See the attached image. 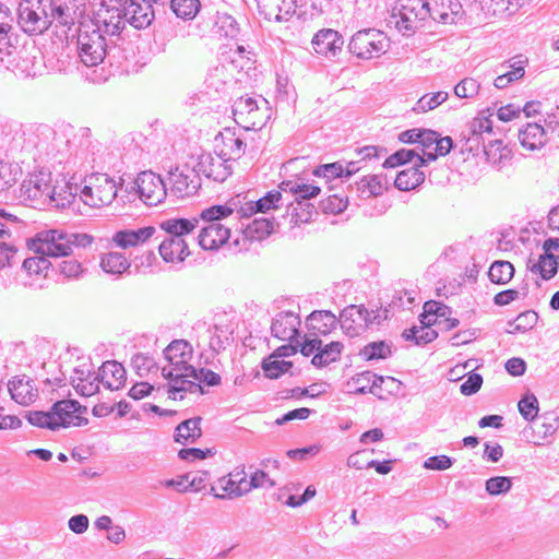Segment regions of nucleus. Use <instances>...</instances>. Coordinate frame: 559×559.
Here are the masks:
<instances>
[{
  "instance_id": "nucleus-1",
  "label": "nucleus",
  "mask_w": 559,
  "mask_h": 559,
  "mask_svg": "<svg viewBox=\"0 0 559 559\" xmlns=\"http://www.w3.org/2000/svg\"><path fill=\"white\" fill-rule=\"evenodd\" d=\"M154 20L148 0H103L97 10V23L108 36L119 35L129 23L134 28H145Z\"/></svg>"
},
{
  "instance_id": "nucleus-2",
  "label": "nucleus",
  "mask_w": 559,
  "mask_h": 559,
  "mask_svg": "<svg viewBox=\"0 0 559 559\" xmlns=\"http://www.w3.org/2000/svg\"><path fill=\"white\" fill-rule=\"evenodd\" d=\"M164 356L167 365L162 368V376L169 381V397L182 400L186 392L203 393L202 386L189 379L194 373V367L190 364L193 348L188 341H173L164 349Z\"/></svg>"
},
{
  "instance_id": "nucleus-3",
  "label": "nucleus",
  "mask_w": 559,
  "mask_h": 559,
  "mask_svg": "<svg viewBox=\"0 0 559 559\" xmlns=\"http://www.w3.org/2000/svg\"><path fill=\"white\" fill-rule=\"evenodd\" d=\"M199 218H169L160 223V228L168 235L159 245V254L165 262L179 263L190 255L189 243L194 241L192 235Z\"/></svg>"
},
{
  "instance_id": "nucleus-4",
  "label": "nucleus",
  "mask_w": 559,
  "mask_h": 559,
  "mask_svg": "<svg viewBox=\"0 0 559 559\" xmlns=\"http://www.w3.org/2000/svg\"><path fill=\"white\" fill-rule=\"evenodd\" d=\"M86 407L74 400H61L56 402L49 412L33 411L27 415L31 425L57 430L70 426L80 427L87 424L83 416Z\"/></svg>"
},
{
  "instance_id": "nucleus-5",
  "label": "nucleus",
  "mask_w": 559,
  "mask_h": 559,
  "mask_svg": "<svg viewBox=\"0 0 559 559\" xmlns=\"http://www.w3.org/2000/svg\"><path fill=\"white\" fill-rule=\"evenodd\" d=\"M92 242L87 235L70 234L61 229H47L36 234L28 247L36 254L47 258L67 257L74 246H86Z\"/></svg>"
},
{
  "instance_id": "nucleus-6",
  "label": "nucleus",
  "mask_w": 559,
  "mask_h": 559,
  "mask_svg": "<svg viewBox=\"0 0 559 559\" xmlns=\"http://www.w3.org/2000/svg\"><path fill=\"white\" fill-rule=\"evenodd\" d=\"M104 27L97 23V12L94 20L80 23L78 32V53L81 62L86 67H96L102 63L111 48L105 39Z\"/></svg>"
},
{
  "instance_id": "nucleus-7",
  "label": "nucleus",
  "mask_w": 559,
  "mask_h": 559,
  "mask_svg": "<svg viewBox=\"0 0 559 559\" xmlns=\"http://www.w3.org/2000/svg\"><path fill=\"white\" fill-rule=\"evenodd\" d=\"M234 209L228 205H214L201 213V218L207 224L203 226L198 235V242L204 250H217L230 237V229L221 223V219L228 217Z\"/></svg>"
},
{
  "instance_id": "nucleus-8",
  "label": "nucleus",
  "mask_w": 559,
  "mask_h": 559,
  "mask_svg": "<svg viewBox=\"0 0 559 559\" xmlns=\"http://www.w3.org/2000/svg\"><path fill=\"white\" fill-rule=\"evenodd\" d=\"M429 15V2L426 0H399L389 20L403 36L413 35Z\"/></svg>"
},
{
  "instance_id": "nucleus-9",
  "label": "nucleus",
  "mask_w": 559,
  "mask_h": 559,
  "mask_svg": "<svg viewBox=\"0 0 559 559\" xmlns=\"http://www.w3.org/2000/svg\"><path fill=\"white\" fill-rule=\"evenodd\" d=\"M118 183L107 174L93 173L83 180L80 199L91 207L108 206L117 198Z\"/></svg>"
},
{
  "instance_id": "nucleus-10",
  "label": "nucleus",
  "mask_w": 559,
  "mask_h": 559,
  "mask_svg": "<svg viewBox=\"0 0 559 559\" xmlns=\"http://www.w3.org/2000/svg\"><path fill=\"white\" fill-rule=\"evenodd\" d=\"M390 46V38L384 32L377 28H364L352 36L348 50L360 60H372L386 53Z\"/></svg>"
},
{
  "instance_id": "nucleus-11",
  "label": "nucleus",
  "mask_w": 559,
  "mask_h": 559,
  "mask_svg": "<svg viewBox=\"0 0 559 559\" xmlns=\"http://www.w3.org/2000/svg\"><path fill=\"white\" fill-rule=\"evenodd\" d=\"M50 0H22L17 9V23L26 34H43L50 27Z\"/></svg>"
},
{
  "instance_id": "nucleus-12",
  "label": "nucleus",
  "mask_w": 559,
  "mask_h": 559,
  "mask_svg": "<svg viewBox=\"0 0 559 559\" xmlns=\"http://www.w3.org/2000/svg\"><path fill=\"white\" fill-rule=\"evenodd\" d=\"M233 115L235 121L245 130L261 129L270 118L267 100L265 98L259 100L242 96L233 105Z\"/></svg>"
},
{
  "instance_id": "nucleus-13",
  "label": "nucleus",
  "mask_w": 559,
  "mask_h": 559,
  "mask_svg": "<svg viewBox=\"0 0 559 559\" xmlns=\"http://www.w3.org/2000/svg\"><path fill=\"white\" fill-rule=\"evenodd\" d=\"M134 185L140 200L148 206H156L166 199V183L159 175L152 170L140 173Z\"/></svg>"
},
{
  "instance_id": "nucleus-14",
  "label": "nucleus",
  "mask_w": 559,
  "mask_h": 559,
  "mask_svg": "<svg viewBox=\"0 0 559 559\" xmlns=\"http://www.w3.org/2000/svg\"><path fill=\"white\" fill-rule=\"evenodd\" d=\"M51 174L40 170L34 173L24 180L21 187V194L37 205H47L49 199H53L55 186L51 183Z\"/></svg>"
},
{
  "instance_id": "nucleus-15",
  "label": "nucleus",
  "mask_w": 559,
  "mask_h": 559,
  "mask_svg": "<svg viewBox=\"0 0 559 559\" xmlns=\"http://www.w3.org/2000/svg\"><path fill=\"white\" fill-rule=\"evenodd\" d=\"M70 382L79 395L92 396L99 390V371H95L91 360H82L73 368Z\"/></svg>"
},
{
  "instance_id": "nucleus-16",
  "label": "nucleus",
  "mask_w": 559,
  "mask_h": 559,
  "mask_svg": "<svg viewBox=\"0 0 559 559\" xmlns=\"http://www.w3.org/2000/svg\"><path fill=\"white\" fill-rule=\"evenodd\" d=\"M211 492L218 499H236L248 493L247 474L245 466L235 468L231 473L217 479Z\"/></svg>"
},
{
  "instance_id": "nucleus-17",
  "label": "nucleus",
  "mask_w": 559,
  "mask_h": 559,
  "mask_svg": "<svg viewBox=\"0 0 559 559\" xmlns=\"http://www.w3.org/2000/svg\"><path fill=\"white\" fill-rule=\"evenodd\" d=\"M373 319L374 317L372 318L371 313L362 305H350L342 311L338 322L347 336L355 337L362 334L372 323Z\"/></svg>"
},
{
  "instance_id": "nucleus-18",
  "label": "nucleus",
  "mask_w": 559,
  "mask_h": 559,
  "mask_svg": "<svg viewBox=\"0 0 559 559\" xmlns=\"http://www.w3.org/2000/svg\"><path fill=\"white\" fill-rule=\"evenodd\" d=\"M198 176L203 175L214 181L223 182L231 174V166L222 154H201L193 167Z\"/></svg>"
},
{
  "instance_id": "nucleus-19",
  "label": "nucleus",
  "mask_w": 559,
  "mask_h": 559,
  "mask_svg": "<svg viewBox=\"0 0 559 559\" xmlns=\"http://www.w3.org/2000/svg\"><path fill=\"white\" fill-rule=\"evenodd\" d=\"M170 193L177 198L194 194L201 187V180L193 168L185 166L169 173Z\"/></svg>"
},
{
  "instance_id": "nucleus-20",
  "label": "nucleus",
  "mask_w": 559,
  "mask_h": 559,
  "mask_svg": "<svg viewBox=\"0 0 559 559\" xmlns=\"http://www.w3.org/2000/svg\"><path fill=\"white\" fill-rule=\"evenodd\" d=\"M311 45L318 56L331 60L341 53L344 40L337 31L323 28L314 34Z\"/></svg>"
},
{
  "instance_id": "nucleus-21",
  "label": "nucleus",
  "mask_w": 559,
  "mask_h": 559,
  "mask_svg": "<svg viewBox=\"0 0 559 559\" xmlns=\"http://www.w3.org/2000/svg\"><path fill=\"white\" fill-rule=\"evenodd\" d=\"M300 318L293 311H283L275 316L271 333L281 341L294 342L299 336Z\"/></svg>"
},
{
  "instance_id": "nucleus-22",
  "label": "nucleus",
  "mask_w": 559,
  "mask_h": 559,
  "mask_svg": "<svg viewBox=\"0 0 559 559\" xmlns=\"http://www.w3.org/2000/svg\"><path fill=\"white\" fill-rule=\"evenodd\" d=\"M48 14L50 25L56 22L58 25L70 27L81 15L75 0H50Z\"/></svg>"
},
{
  "instance_id": "nucleus-23",
  "label": "nucleus",
  "mask_w": 559,
  "mask_h": 559,
  "mask_svg": "<svg viewBox=\"0 0 559 559\" xmlns=\"http://www.w3.org/2000/svg\"><path fill=\"white\" fill-rule=\"evenodd\" d=\"M261 15L267 21H286L295 13L296 0H257Z\"/></svg>"
},
{
  "instance_id": "nucleus-24",
  "label": "nucleus",
  "mask_w": 559,
  "mask_h": 559,
  "mask_svg": "<svg viewBox=\"0 0 559 559\" xmlns=\"http://www.w3.org/2000/svg\"><path fill=\"white\" fill-rule=\"evenodd\" d=\"M463 8L459 0H432L429 2V15L432 20L453 24L462 16Z\"/></svg>"
},
{
  "instance_id": "nucleus-25",
  "label": "nucleus",
  "mask_w": 559,
  "mask_h": 559,
  "mask_svg": "<svg viewBox=\"0 0 559 559\" xmlns=\"http://www.w3.org/2000/svg\"><path fill=\"white\" fill-rule=\"evenodd\" d=\"M526 0H479V7L486 17H510L518 13Z\"/></svg>"
},
{
  "instance_id": "nucleus-26",
  "label": "nucleus",
  "mask_w": 559,
  "mask_h": 559,
  "mask_svg": "<svg viewBox=\"0 0 559 559\" xmlns=\"http://www.w3.org/2000/svg\"><path fill=\"white\" fill-rule=\"evenodd\" d=\"M456 145H460L462 153L467 152L472 154H477L480 147H483L484 153L487 156V159L496 164L497 159L495 158V154L492 153V151L495 150V147L497 150H500V147L502 146V142L495 141L489 143V145H485L483 136H479L475 133H472L469 130H466L465 132H462V134L460 135Z\"/></svg>"
},
{
  "instance_id": "nucleus-27",
  "label": "nucleus",
  "mask_w": 559,
  "mask_h": 559,
  "mask_svg": "<svg viewBox=\"0 0 559 559\" xmlns=\"http://www.w3.org/2000/svg\"><path fill=\"white\" fill-rule=\"evenodd\" d=\"M519 140L525 150L539 151L547 144L549 138L547 130L540 122H530L520 129Z\"/></svg>"
},
{
  "instance_id": "nucleus-28",
  "label": "nucleus",
  "mask_w": 559,
  "mask_h": 559,
  "mask_svg": "<svg viewBox=\"0 0 559 559\" xmlns=\"http://www.w3.org/2000/svg\"><path fill=\"white\" fill-rule=\"evenodd\" d=\"M11 397L21 405H29L37 396V389L33 381L26 377H15L8 383Z\"/></svg>"
},
{
  "instance_id": "nucleus-29",
  "label": "nucleus",
  "mask_w": 559,
  "mask_h": 559,
  "mask_svg": "<svg viewBox=\"0 0 559 559\" xmlns=\"http://www.w3.org/2000/svg\"><path fill=\"white\" fill-rule=\"evenodd\" d=\"M155 233V228L152 226L142 227L136 230L126 229L117 231L112 241L122 249L131 247H138L146 242Z\"/></svg>"
},
{
  "instance_id": "nucleus-30",
  "label": "nucleus",
  "mask_w": 559,
  "mask_h": 559,
  "mask_svg": "<svg viewBox=\"0 0 559 559\" xmlns=\"http://www.w3.org/2000/svg\"><path fill=\"white\" fill-rule=\"evenodd\" d=\"M338 319L331 311L316 310L307 318V326L314 335H328L336 328Z\"/></svg>"
},
{
  "instance_id": "nucleus-31",
  "label": "nucleus",
  "mask_w": 559,
  "mask_h": 559,
  "mask_svg": "<svg viewBox=\"0 0 559 559\" xmlns=\"http://www.w3.org/2000/svg\"><path fill=\"white\" fill-rule=\"evenodd\" d=\"M100 383L107 389L119 390L126 381V370L117 361H105L98 369Z\"/></svg>"
},
{
  "instance_id": "nucleus-32",
  "label": "nucleus",
  "mask_w": 559,
  "mask_h": 559,
  "mask_svg": "<svg viewBox=\"0 0 559 559\" xmlns=\"http://www.w3.org/2000/svg\"><path fill=\"white\" fill-rule=\"evenodd\" d=\"M213 33L219 38L235 39L239 35L240 28L234 16L226 12H217L213 24Z\"/></svg>"
},
{
  "instance_id": "nucleus-33",
  "label": "nucleus",
  "mask_w": 559,
  "mask_h": 559,
  "mask_svg": "<svg viewBox=\"0 0 559 559\" xmlns=\"http://www.w3.org/2000/svg\"><path fill=\"white\" fill-rule=\"evenodd\" d=\"M406 163H413L415 166H423L426 163L424 154L416 150L402 148L389 156L384 163V168H395Z\"/></svg>"
},
{
  "instance_id": "nucleus-34",
  "label": "nucleus",
  "mask_w": 559,
  "mask_h": 559,
  "mask_svg": "<svg viewBox=\"0 0 559 559\" xmlns=\"http://www.w3.org/2000/svg\"><path fill=\"white\" fill-rule=\"evenodd\" d=\"M3 219L4 216L0 215V270L10 266L12 259L17 252L14 243L8 241L11 237V230Z\"/></svg>"
},
{
  "instance_id": "nucleus-35",
  "label": "nucleus",
  "mask_w": 559,
  "mask_h": 559,
  "mask_svg": "<svg viewBox=\"0 0 559 559\" xmlns=\"http://www.w3.org/2000/svg\"><path fill=\"white\" fill-rule=\"evenodd\" d=\"M420 166L412 167L400 171L395 178L394 185L401 191H409L418 187L425 180V174L419 169Z\"/></svg>"
},
{
  "instance_id": "nucleus-36",
  "label": "nucleus",
  "mask_w": 559,
  "mask_h": 559,
  "mask_svg": "<svg viewBox=\"0 0 559 559\" xmlns=\"http://www.w3.org/2000/svg\"><path fill=\"white\" fill-rule=\"evenodd\" d=\"M344 346L341 342H330L329 344L323 345L321 343L320 349L312 357V365L316 367H324L331 362L336 361L343 350Z\"/></svg>"
},
{
  "instance_id": "nucleus-37",
  "label": "nucleus",
  "mask_w": 559,
  "mask_h": 559,
  "mask_svg": "<svg viewBox=\"0 0 559 559\" xmlns=\"http://www.w3.org/2000/svg\"><path fill=\"white\" fill-rule=\"evenodd\" d=\"M222 140L224 144V148L222 150V155L228 159H236L243 155L246 150V143L239 135H236L235 132L230 130H226L222 133Z\"/></svg>"
},
{
  "instance_id": "nucleus-38",
  "label": "nucleus",
  "mask_w": 559,
  "mask_h": 559,
  "mask_svg": "<svg viewBox=\"0 0 559 559\" xmlns=\"http://www.w3.org/2000/svg\"><path fill=\"white\" fill-rule=\"evenodd\" d=\"M200 424V417H194L182 421L176 429L175 440L179 443L194 442L202 435Z\"/></svg>"
},
{
  "instance_id": "nucleus-39",
  "label": "nucleus",
  "mask_w": 559,
  "mask_h": 559,
  "mask_svg": "<svg viewBox=\"0 0 559 559\" xmlns=\"http://www.w3.org/2000/svg\"><path fill=\"white\" fill-rule=\"evenodd\" d=\"M102 269L112 275H121L130 267V262L120 252H107L100 259Z\"/></svg>"
},
{
  "instance_id": "nucleus-40",
  "label": "nucleus",
  "mask_w": 559,
  "mask_h": 559,
  "mask_svg": "<svg viewBox=\"0 0 559 559\" xmlns=\"http://www.w3.org/2000/svg\"><path fill=\"white\" fill-rule=\"evenodd\" d=\"M51 266L50 261L44 254H36L23 261L22 269L29 277L46 278Z\"/></svg>"
},
{
  "instance_id": "nucleus-41",
  "label": "nucleus",
  "mask_w": 559,
  "mask_h": 559,
  "mask_svg": "<svg viewBox=\"0 0 559 559\" xmlns=\"http://www.w3.org/2000/svg\"><path fill=\"white\" fill-rule=\"evenodd\" d=\"M281 198V192L271 191L257 202L248 204L246 209H241L242 215L247 216L253 213H265L272 209H276L278 207L277 203L280 202Z\"/></svg>"
},
{
  "instance_id": "nucleus-42",
  "label": "nucleus",
  "mask_w": 559,
  "mask_h": 559,
  "mask_svg": "<svg viewBox=\"0 0 559 559\" xmlns=\"http://www.w3.org/2000/svg\"><path fill=\"white\" fill-rule=\"evenodd\" d=\"M514 275V267L509 261H495L488 271L490 281L495 284L504 285Z\"/></svg>"
},
{
  "instance_id": "nucleus-43",
  "label": "nucleus",
  "mask_w": 559,
  "mask_h": 559,
  "mask_svg": "<svg viewBox=\"0 0 559 559\" xmlns=\"http://www.w3.org/2000/svg\"><path fill=\"white\" fill-rule=\"evenodd\" d=\"M357 191L362 198L380 195L383 191V178L379 175L365 176L357 182Z\"/></svg>"
},
{
  "instance_id": "nucleus-44",
  "label": "nucleus",
  "mask_w": 559,
  "mask_h": 559,
  "mask_svg": "<svg viewBox=\"0 0 559 559\" xmlns=\"http://www.w3.org/2000/svg\"><path fill=\"white\" fill-rule=\"evenodd\" d=\"M558 260L552 253H544L530 269L533 273H538L544 280L551 278L558 270Z\"/></svg>"
},
{
  "instance_id": "nucleus-45",
  "label": "nucleus",
  "mask_w": 559,
  "mask_h": 559,
  "mask_svg": "<svg viewBox=\"0 0 559 559\" xmlns=\"http://www.w3.org/2000/svg\"><path fill=\"white\" fill-rule=\"evenodd\" d=\"M200 0H170L173 12L182 20H192L200 11Z\"/></svg>"
},
{
  "instance_id": "nucleus-46",
  "label": "nucleus",
  "mask_w": 559,
  "mask_h": 559,
  "mask_svg": "<svg viewBox=\"0 0 559 559\" xmlns=\"http://www.w3.org/2000/svg\"><path fill=\"white\" fill-rule=\"evenodd\" d=\"M284 191H289L296 195V201L299 199L309 200L317 197L320 193V188L307 183H300L298 181H287L282 183Z\"/></svg>"
},
{
  "instance_id": "nucleus-47",
  "label": "nucleus",
  "mask_w": 559,
  "mask_h": 559,
  "mask_svg": "<svg viewBox=\"0 0 559 559\" xmlns=\"http://www.w3.org/2000/svg\"><path fill=\"white\" fill-rule=\"evenodd\" d=\"M391 346L384 341L367 344L361 350L360 356L366 360L385 359L391 356Z\"/></svg>"
},
{
  "instance_id": "nucleus-48",
  "label": "nucleus",
  "mask_w": 559,
  "mask_h": 559,
  "mask_svg": "<svg viewBox=\"0 0 559 559\" xmlns=\"http://www.w3.org/2000/svg\"><path fill=\"white\" fill-rule=\"evenodd\" d=\"M448 97L449 94L448 92L444 91L425 94L417 100L414 110H416L417 112H427L444 103L448 99Z\"/></svg>"
},
{
  "instance_id": "nucleus-49",
  "label": "nucleus",
  "mask_w": 559,
  "mask_h": 559,
  "mask_svg": "<svg viewBox=\"0 0 559 559\" xmlns=\"http://www.w3.org/2000/svg\"><path fill=\"white\" fill-rule=\"evenodd\" d=\"M293 367L292 361L280 360L272 355L262 362V369L270 379H276Z\"/></svg>"
},
{
  "instance_id": "nucleus-50",
  "label": "nucleus",
  "mask_w": 559,
  "mask_h": 559,
  "mask_svg": "<svg viewBox=\"0 0 559 559\" xmlns=\"http://www.w3.org/2000/svg\"><path fill=\"white\" fill-rule=\"evenodd\" d=\"M538 316L535 311L528 310L520 313L513 322H509V333L526 332L535 326Z\"/></svg>"
},
{
  "instance_id": "nucleus-51",
  "label": "nucleus",
  "mask_w": 559,
  "mask_h": 559,
  "mask_svg": "<svg viewBox=\"0 0 559 559\" xmlns=\"http://www.w3.org/2000/svg\"><path fill=\"white\" fill-rule=\"evenodd\" d=\"M522 417L527 421H533L538 415V401L532 393H526L518 404Z\"/></svg>"
},
{
  "instance_id": "nucleus-52",
  "label": "nucleus",
  "mask_w": 559,
  "mask_h": 559,
  "mask_svg": "<svg viewBox=\"0 0 559 559\" xmlns=\"http://www.w3.org/2000/svg\"><path fill=\"white\" fill-rule=\"evenodd\" d=\"M273 231V222L267 218H255L248 227L247 235L251 238L263 239Z\"/></svg>"
},
{
  "instance_id": "nucleus-53",
  "label": "nucleus",
  "mask_w": 559,
  "mask_h": 559,
  "mask_svg": "<svg viewBox=\"0 0 559 559\" xmlns=\"http://www.w3.org/2000/svg\"><path fill=\"white\" fill-rule=\"evenodd\" d=\"M511 487H512V480L510 477H506V476L490 477L485 483V489L491 496L507 493L511 490Z\"/></svg>"
},
{
  "instance_id": "nucleus-54",
  "label": "nucleus",
  "mask_w": 559,
  "mask_h": 559,
  "mask_svg": "<svg viewBox=\"0 0 559 559\" xmlns=\"http://www.w3.org/2000/svg\"><path fill=\"white\" fill-rule=\"evenodd\" d=\"M132 367L140 377L150 374L153 370L157 371L154 359L145 354H136L132 357Z\"/></svg>"
},
{
  "instance_id": "nucleus-55",
  "label": "nucleus",
  "mask_w": 559,
  "mask_h": 559,
  "mask_svg": "<svg viewBox=\"0 0 559 559\" xmlns=\"http://www.w3.org/2000/svg\"><path fill=\"white\" fill-rule=\"evenodd\" d=\"M17 69L25 76L34 78L39 74L41 69V60L31 53H25L17 63Z\"/></svg>"
},
{
  "instance_id": "nucleus-56",
  "label": "nucleus",
  "mask_w": 559,
  "mask_h": 559,
  "mask_svg": "<svg viewBox=\"0 0 559 559\" xmlns=\"http://www.w3.org/2000/svg\"><path fill=\"white\" fill-rule=\"evenodd\" d=\"M480 84L473 78H465L454 86V94L459 98H472L479 92Z\"/></svg>"
},
{
  "instance_id": "nucleus-57",
  "label": "nucleus",
  "mask_w": 559,
  "mask_h": 559,
  "mask_svg": "<svg viewBox=\"0 0 559 559\" xmlns=\"http://www.w3.org/2000/svg\"><path fill=\"white\" fill-rule=\"evenodd\" d=\"M313 175L326 179L343 178L344 165L340 162L321 165L313 170Z\"/></svg>"
},
{
  "instance_id": "nucleus-58",
  "label": "nucleus",
  "mask_w": 559,
  "mask_h": 559,
  "mask_svg": "<svg viewBox=\"0 0 559 559\" xmlns=\"http://www.w3.org/2000/svg\"><path fill=\"white\" fill-rule=\"evenodd\" d=\"M275 485V481L264 471L258 469L250 476V480H247V490L249 493L253 489L273 488Z\"/></svg>"
},
{
  "instance_id": "nucleus-59",
  "label": "nucleus",
  "mask_w": 559,
  "mask_h": 559,
  "mask_svg": "<svg viewBox=\"0 0 559 559\" xmlns=\"http://www.w3.org/2000/svg\"><path fill=\"white\" fill-rule=\"evenodd\" d=\"M453 147V140L450 136L441 138L439 135V140L435 146V151H423L426 162L435 160L438 155L444 156L450 153Z\"/></svg>"
},
{
  "instance_id": "nucleus-60",
  "label": "nucleus",
  "mask_w": 559,
  "mask_h": 559,
  "mask_svg": "<svg viewBox=\"0 0 559 559\" xmlns=\"http://www.w3.org/2000/svg\"><path fill=\"white\" fill-rule=\"evenodd\" d=\"M348 204L347 198L340 197L337 194L329 195L322 201L321 206L323 212L331 214L342 213Z\"/></svg>"
},
{
  "instance_id": "nucleus-61",
  "label": "nucleus",
  "mask_w": 559,
  "mask_h": 559,
  "mask_svg": "<svg viewBox=\"0 0 559 559\" xmlns=\"http://www.w3.org/2000/svg\"><path fill=\"white\" fill-rule=\"evenodd\" d=\"M297 345V348L300 347V353L304 356L316 355L319 352L321 340L318 338L317 335L310 333L309 335H305L304 341L299 342L298 338L294 341Z\"/></svg>"
},
{
  "instance_id": "nucleus-62",
  "label": "nucleus",
  "mask_w": 559,
  "mask_h": 559,
  "mask_svg": "<svg viewBox=\"0 0 559 559\" xmlns=\"http://www.w3.org/2000/svg\"><path fill=\"white\" fill-rule=\"evenodd\" d=\"M189 379L191 381H194L195 383H199L200 386L201 383H206L207 385H217L221 381L219 374L210 369L204 368H201L199 370L194 368V373L189 376Z\"/></svg>"
},
{
  "instance_id": "nucleus-63",
  "label": "nucleus",
  "mask_w": 559,
  "mask_h": 559,
  "mask_svg": "<svg viewBox=\"0 0 559 559\" xmlns=\"http://www.w3.org/2000/svg\"><path fill=\"white\" fill-rule=\"evenodd\" d=\"M453 465V459L448 455H435L424 461L423 467L430 471H445Z\"/></svg>"
},
{
  "instance_id": "nucleus-64",
  "label": "nucleus",
  "mask_w": 559,
  "mask_h": 559,
  "mask_svg": "<svg viewBox=\"0 0 559 559\" xmlns=\"http://www.w3.org/2000/svg\"><path fill=\"white\" fill-rule=\"evenodd\" d=\"M74 194L71 191H68L67 187L58 188L55 186V194L53 199H49V203L47 205H51L55 207H64L72 202Z\"/></svg>"
}]
</instances>
